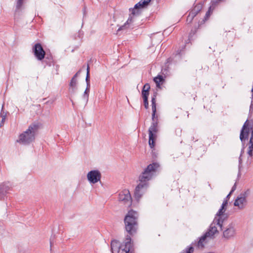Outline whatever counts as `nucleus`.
<instances>
[{
	"instance_id": "obj_5",
	"label": "nucleus",
	"mask_w": 253,
	"mask_h": 253,
	"mask_svg": "<svg viewBox=\"0 0 253 253\" xmlns=\"http://www.w3.org/2000/svg\"><path fill=\"white\" fill-rule=\"evenodd\" d=\"M218 233L217 226H215V223L211 224L209 230L202 236L197 243V247L199 248H203L207 244L209 241L214 238L215 234Z\"/></svg>"
},
{
	"instance_id": "obj_11",
	"label": "nucleus",
	"mask_w": 253,
	"mask_h": 253,
	"mask_svg": "<svg viewBox=\"0 0 253 253\" xmlns=\"http://www.w3.org/2000/svg\"><path fill=\"white\" fill-rule=\"evenodd\" d=\"M236 234L235 225L230 223L223 232V236L224 238L229 240L233 238Z\"/></svg>"
},
{
	"instance_id": "obj_35",
	"label": "nucleus",
	"mask_w": 253,
	"mask_h": 253,
	"mask_svg": "<svg viewBox=\"0 0 253 253\" xmlns=\"http://www.w3.org/2000/svg\"><path fill=\"white\" fill-rule=\"evenodd\" d=\"M239 168L240 169V165H241V161H242V159H241V157H240V158H239Z\"/></svg>"
},
{
	"instance_id": "obj_34",
	"label": "nucleus",
	"mask_w": 253,
	"mask_h": 253,
	"mask_svg": "<svg viewBox=\"0 0 253 253\" xmlns=\"http://www.w3.org/2000/svg\"><path fill=\"white\" fill-rule=\"evenodd\" d=\"M253 100H252V102H251V106H250V111L253 110Z\"/></svg>"
},
{
	"instance_id": "obj_27",
	"label": "nucleus",
	"mask_w": 253,
	"mask_h": 253,
	"mask_svg": "<svg viewBox=\"0 0 253 253\" xmlns=\"http://www.w3.org/2000/svg\"><path fill=\"white\" fill-rule=\"evenodd\" d=\"M85 81L86 82V85L90 86L89 74H88V73H86Z\"/></svg>"
},
{
	"instance_id": "obj_24",
	"label": "nucleus",
	"mask_w": 253,
	"mask_h": 253,
	"mask_svg": "<svg viewBox=\"0 0 253 253\" xmlns=\"http://www.w3.org/2000/svg\"><path fill=\"white\" fill-rule=\"evenodd\" d=\"M90 86H87L84 92V97L86 100L88 99L89 92Z\"/></svg>"
},
{
	"instance_id": "obj_9",
	"label": "nucleus",
	"mask_w": 253,
	"mask_h": 253,
	"mask_svg": "<svg viewBox=\"0 0 253 253\" xmlns=\"http://www.w3.org/2000/svg\"><path fill=\"white\" fill-rule=\"evenodd\" d=\"M119 200L122 202L126 206L129 207L131 205V197L128 190L125 189L121 191L119 195Z\"/></svg>"
},
{
	"instance_id": "obj_32",
	"label": "nucleus",
	"mask_w": 253,
	"mask_h": 253,
	"mask_svg": "<svg viewBox=\"0 0 253 253\" xmlns=\"http://www.w3.org/2000/svg\"><path fill=\"white\" fill-rule=\"evenodd\" d=\"M249 150H252L253 151V143H249Z\"/></svg>"
},
{
	"instance_id": "obj_18",
	"label": "nucleus",
	"mask_w": 253,
	"mask_h": 253,
	"mask_svg": "<svg viewBox=\"0 0 253 253\" xmlns=\"http://www.w3.org/2000/svg\"><path fill=\"white\" fill-rule=\"evenodd\" d=\"M152 102V119L154 120L155 114L156 113V95H154L153 97H152L151 99Z\"/></svg>"
},
{
	"instance_id": "obj_17",
	"label": "nucleus",
	"mask_w": 253,
	"mask_h": 253,
	"mask_svg": "<svg viewBox=\"0 0 253 253\" xmlns=\"http://www.w3.org/2000/svg\"><path fill=\"white\" fill-rule=\"evenodd\" d=\"M77 79H72L71 80V82L70 83V87H69V91L72 93H74L76 91V90L77 89Z\"/></svg>"
},
{
	"instance_id": "obj_36",
	"label": "nucleus",
	"mask_w": 253,
	"mask_h": 253,
	"mask_svg": "<svg viewBox=\"0 0 253 253\" xmlns=\"http://www.w3.org/2000/svg\"><path fill=\"white\" fill-rule=\"evenodd\" d=\"M231 194H230V192L229 193V194L226 196V198L225 199H227L228 200V199L229 198L230 195H231Z\"/></svg>"
},
{
	"instance_id": "obj_30",
	"label": "nucleus",
	"mask_w": 253,
	"mask_h": 253,
	"mask_svg": "<svg viewBox=\"0 0 253 253\" xmlns=\"http://www.w3.org/2000/svg\"><path fill=\"white\" fill-rule=\"evenodd\" d=\"M211 7H210L209 10L207 12V13H206V15H205V19H207L209 18V17L210 16V10H211Z\"/></svg>"
},
{
	"instance_id": "obj_8",
	"label": "nucleus",
	"mask_w": 253,
	"mask_h": 253,
	"mask_svg": "<svg viewBox=\"0 0 253 253\" xmlns=\"http://www.w3.org/2000/svg\"><path fill=\"white\" fill-rule=\"evenodd\" d=\"M158 131L157 122H153L149 128V145L152 148L155 146V140Z\"/></svg>"
},
{
	"instance_id": "obj_13",
	"label": "nucleus",
	"mask_w": 253,
	"mask_h": 253,
	"mask_svg": "<svg viewBox=\"0 0 253 253\" xmlns=\"http://www.w3.org/2000/svg\"><path fill=\"white\" fill-rule=\"evenodd\" d=\"M147 187V183H143L141 182L136 186L134 192V197L137 201H139L141 198Z\"/></svg>"
},
{
	"instance_id": "obj_25",
	"label": "nucleus",
	"mask_w": 253,
	"mask_h": 253,
	"mask_svg": "<svg viewBox=\"0 0 253 253\" xmlns=\"http://www.w3.org/2000/svg\"><path fill=\"white\" fill-rule=\"evenodd\" d=\"M142 97L143 99L144 107L147 109L149 107V103L148 101V96H146V95H144V96H142Z\"/></svg>"
},
{
	"instance_id": "obj_7",
	"label": "nucleus",
	"mask_w": 253,
	"mask_h": 253,
	"mask_svg": "<svg viewBox=\"0 0 253 253\" xmlns=\"http://www.w3.org/2000/svg\"><path fill=\"white\" fill-rule=\"evenodd\" d=\"M253 124L247 120L244 123L241 131L240 138L241 141H244L247 138L250 130H252L251 136L250 140V143H253Z\"/></svg>"
},
{
	"instance_id": "obj_14",
	"label": "nucleus",
	"mask_w": 253,
	"mask_h": 253,
	"mask_svg": "<svg viewBox=\"0 0 253 253\" xmlns=\"http://www.w3.org/2000/svg\"><path fill=\"white\" fill-rule=\"evenodd\" d=\"M247 204L246 193L241 194L235 200L234 205L239 209H243Z\"/></svg>"
},
{
	"instance_id": "obj_2",
	"label": "nucleus",
	"mask_w": 253,
	"mask_h": 253,
	"mask_svg": "<svg viewBox=\"0 0 253 253\" xmlns=\"http://www.w3.org/2000/svg\"><path fill=\"white\" fill-rule=\"evenodd\" d=\"M38 129V126L35 124L31 125L28 128L21 133L17 142L23 145H28L34 141Z\"/></svg>"
},
{
	"instance_id": "obj_26",
	"label": "nucleus",
	"mask_w": 253,
	"mask_h": 253,
	"mask_svg": "<svg viewBox=\"0 0 253 253\" xmlns=\"http://www.w3.org/2000/svg\"><path fill=\"white\" fill-rule=\"evenodd\" d=\"M194 248L192 247H187L182 253H193Z\"/></svg>"
},
{
	"instance_id": "obj_21",
	"label": "nucleus",
	"mask_w": 253,
	"mask_h": 253,
	"mask_svg": "<svg viewBox=\"0 0 253 253\" xmlns=\"http://www.w3.org/2000/svg\"><path fill=\"white\" fill-rule=\"evenodd\" d=\"M3 106H2V109H1V112L0 114V116L2 118L1 123H0V127H1L3 125L4 122V121L5 120L6 116V113H4L3 111Z\"/></svg>"
},
{
	"instance_id": "obj_10",
	"label": "nucleus",
	"mask_w": 253,
	"mask_h": 253,
	"mask_svg": "<svg viewBox=\"0 0 253 253\" xmlns=\"http://www.w3.org/2000/svg\"><path fill=\"white\" fill-rule=\"evenodd\" d=\"M101 174L98 170H92L87 174V178L90 183L95 184L100 181Z\"/></svg>"
},
{
	"instance_id": "obj_38",
	"label": "nucleus",
	"mask_w": 253,
	"mask_h": 253,
	"mask_svg": "<svg viewBox=\"0 0 253 253\" xmlns=\"http://www.w3.org/2000/svg\"><path fill=\"white\" fill-rule=\"evenodd\" d=\"M87 73H88V74H89V67L88 65L87 67Z\"/></svg>"
},
{
	"instance_id": "obj_37",
	"label": "nucleus",
	"mask_w": 253,
	"mask_h": 253,
	"mask_svg": "<svg viewBox=\"0 0 253 253\" xmlns=\"http://www.w3.org/2000/svg\"><path fill=\"white\" fill-rule=\"evenodd\" d=\"M77 75H78V73H76L72 79H76Z\"/></svg>"
},
{
	"instance_id": "obj_12",
	"label": "nucleus",
	"mask_w": 253,
	"mask_h": 253,
	"mask_svg": "<svg viewBox=\"0 0 253 253\" xmlns=\"http://www.w3.org/2000/svg\"><path fill=\"white\" fill-rule=\"evenodd\" d=\"M33 50L35 57L39 60H42L44 58L45 52L40 43L35 44Z\"/></svg>"
},
{
	"instance_id": "obj_31",
	"label": "nucleus",
	"mask_w": 253,
	"mask_h": 253,
	"mask_svg": "<svg viewBox=\"0 0 253 253\" xmlns=\"http://www.w3.org/2000/svg\"><path fill=\"white\" fill-rule=\"evenodd\" d=\"M236 189V184H234V186L232 187V189L230 191V194H232Z\"/></svg>"
},
{
	"instance_id": "obj_6",
	"label": "nucleus",
	"mask_w": 253,
	"mask_h": 253,
	"mask_svg": "<svg viewBox=\"0 0 253 253\" xmlns=\"http://www.w3.org/2000/svg\"><path fill=\"white\" fill-rule=\"evenodd\" d=\"M131 238L127 236L125 242V245L121 246L117 241L111 243V251L112 253H128L131 248Z\"/></svg>"
},
{
	"instance_id": "obj_16",
	"label": "nucleus",
	"mask_w": 253,
	"mask_h": 253,
	"mask_svg": "<svg viewBox=\"0 0 253 253\" xmlns=\"http://www.w3.org/2000/svg\"><path fill=\"white\" fill-rule=\"evenodd\" d=\"M10 186L9 183H3L0 185V194H5L10 189Z\"/></svg>"
},
{
	"instance_id": "obj_1",
	"label": "nucleus",
	"mask_w": 253,
	"mask_h": 253,
	"mask_svg": "<svg viewBox=\"0 0 253 253\" xmlns=\"http://www.w3.org/2000/svg\"><path fill=\"white\" fill-rule=\"evenodd\" d=\"M151 0H141L136 3L134 8L131 10V14L126 22L124 25L120 26L117 30V32L124 30L130 27L131 24L134 22L135 16H138L140 13V9L146 7Z\"/></svg>"
},
{
	"instance_id": "obj_4",
	"label": "nucleus",
	"mask_w": 253,
	"mask_h": 253,
	"mask_svg": "<svg viewBox=\"0 0 253 253\" xmlns=\"http://www.w3.org/2000/svg\"><path fill=\"white\" fill-rule=\"evenodd\" d=\"M159 167L160 165L156 162L149 165L140 175L139 177L140 182L148 184V181L156 175Z\"/></svg>"
},
{
	"instance_id": "obj_22",
	"label": "nucleus",
	"mask_w": 253,
	"mask_h": 253,
	"mask_svg": "<svg viewBox=\"0 0 253 253\" xmlns=\"http://www.w3.org/2000/svg\"><path fill=\"white\" fill-rule=\"evenodd\" d=\"M200 6H195V7L190 12L189 15L194 18L200 10Z\"/></svg>"
},
{
	"instance_id": "obj_19",
	"label": "nucleus",
	"mask_w": 253,
	"mask_h": 253,
	"mask_svg": "<svg viewBox=\"0 0 253 253\" xmlns=\"http://www.w3.org/2000/svg\"><path fill=\"white\" fill-rule=\"evenodd\" d=\"M150 89V86L149 84H146L143 87L142 90V96H144V95H146V96H148L149 93V90Z\"/></svg>"
},
{
	"instance_id": "obj_3",
	"label": "nucleus",
	"mask_w": 253,
	"mask_h": 253,
	"mask_svg": "<svg viewBox=\"0 0 253 253\" xmlns=\"http://www.w3.org/2000/svg\"><path fill=\"white\" fill-rule=\"evenodd\" d=\"M138 215L137 212L133 210L129 211L125 218L126 231L132 235L136 232L137 228V219Z\"/></svg>"
},
{
	"instance_id": "obj_33",
	"label": "nucleus",
	"mask_w": 253,
	"mask_h": 253,
	"mask_svg": "<svg viewBox=\"0 0 253 253\" xmlns=\"http://www.w3.org/2000/svg\"><path fill=\"white\" fill-rule=\"evenodd\" d=\"M248 155L249 156L252 157V155H253V151H252V150H248Z\"/></svg>"
},
{
	"instance_id": "obj_23",
	"label": "nucleus",
	"mask_w": 253,
	"mask_h": 253,
	"mask_svg": "<svg viewBox=\"0 0 253 253\" xmlns=\"http://www.w3.org/2000/svg\"><path fill=\"white\" fill-rule=\"evenodd\" d=\"M25 0H16V10H18L22 8Z\"/></svg>"
},
{
	"instance_id": "obj_28",
	"label": "nucleus",
	"mask_w": 253,
	"mask_h": 253,
	"mask_svg": "<svg viewBox=\"0 0 253 253\" xmlns=\"http://www.w3.org/2000/svg\"><path fill=\"white\" fill-rule=\"evenodd\" d=\"M228 204V200L227 199H224L222 204L221 205V207L225 208V207L227 206Z\"/></svg>"
},
{
	"instance_id": "obj_20",
	"label": "nucleus",
	"mask_w": 253,
	"mask_h": 253,
	"mask_svg": "<svg viewBox=\"0 0 253 253\" xmlns=\"http://www.w3.org/2000/svg\"><path fill=\"white\" fill-rule=\"evenodd\" d=\"M164 81V79L162 76L158 75L154 79V81L156 84V86L158 87H160V84L161 82Z\"/></svg>"
},
{
	"instance_id": "obj_29",
	"label": "nucleus",
	"mask_w": 253,
	"mask_h": 253,
	"mask_svg": "<svg viewBox=\"0 0 253 253\" xmlns=\"http://www.w3.org/2000/svg\"><path fill=\"white\" fill-rule=\"evenodd\" d=\"M194 17L191 16L190 15H188L187 18V22L190 23L193 20Z\"/></svg>"
},
{
	"instance_id": "obj_15",
	"label": "nucleus",
	"mask_w": 253,
	"mask_h": 253,
	"mask_svg": "<svg viewBox=\"0 0 253 253\" xmlns=\"http://www.w3.org/2000/svg\"><path fill=\"white\" fill-rule=\"evenodd\" d=\"M226 211V209L221 207L217 212L216 215L218 217H216L212 223H215V226H218L220 227V229L222 230V224L223 222V219H222V216H224L223 213Z\"/></svg>"
}]
</instances>
